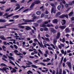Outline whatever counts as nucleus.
I'll return each mask as SVG.
<instances>
[{
	"label": "nucleus",
	"mask_w": 74,
	"mask_h": 74,
	"mask_svg": "<svg viewBox=\"0 0 74 74\" xmlns=\"http://www.w3.org/2000/svg\"><path fill=\"white\" fill-rule=\"evenodd\" d=\"M11 24H12V23H10L8 24H7L6 25H5V26H10V25H11Z\"/></svg>",
	"instance_id": "nucleus-50"
},
{
	"label": "nucleus",
	"mask_w": 74,
	"mask_h": 74,
	"mask_svg": "<svg viewBox=\"0 0 74 74\" xmlns=\"http://www.w3.org/2000/svg\"><path fill=\"white\" fill-rule=\"evenodd\" d=\"M49 13V12H48V11L46 10L45 11V14H48Z\"/></svg>",
	"instance_id": "nucleus-59"
},
{
	"label": "nucleus",
	"mask_w": 74,
	"mask_h": 74,
	"mask_svg": "<svg viewBox=\"0 0 74 74\" xmlns=\"http://www.w3.org/2000/svg\"><path fill=\"white\" fill-rule=\"evenodd\" d=\"M64 59V57H62V59L60 62V64H61L62 63V62H63V60Z\"/></svg>",
	"instance_id": "nucleus-34"
},
{
	"label": "nucleus",
	"mask_w": 74,
	"mask_h": 74,
	"mask_svg": "<svg viewBox=\"0 0 74 74\" xmlns=\"http://www.w3.org/2000/svg\"><path fill=\"white\" fill-rule=\"evenodd\" d=\"M41 11L39 10L36 12V14L38 15H39L41 14Z\"/></svg>",
	"instance_id": "nucleus-18"
},
{
	"label": "nucleus",
	"mask_w": 74,
	"mask_h": 74,
	"mask_svg": "<svg viewBox=\"0 0 74 74\" xmlns=\"http://www.w3.org/2000/svg\"><path fill=\"white\" fill-rule=\"evenodd\" d=\"M32 66L33 68H35L36 69H37V66H36L35 65H32Z\"/></svg>",
	"instance_id": "nucleus-30"
},
{
	"label": "nucleus",
	"mask_w": 74,
	"mask_h": 74,
	"mask_svg": "<svg viewBox=\"0 0 74 74\" xmlns=\"http://www.w3.org/2000/svg\"><path fill=\"white\" fill-rule=\"evenodd\" d=\"M6 22V21L5 19H0V23L3 22L5 23Z\"/></svg>",
	"instance_id": "nucleus-20"
},
{
	"label": "nucleus",
	"mask_w": 74,
	"mask_h": 74,
	"mask_svg": "<svg viewBox=\"0 0 74 74\" xmlns=\"http://www.w3.org/2000/svg\"><path fill=\"white\" fill-rule=\"evenodd\" d=\"M61 8V6L60 5H58V10H60Z\"/></svg>",
	"instance_id": "nucleus-42"
},
{
	"label": "nucleus",
	"mask_w": 74,
	"mask_h": 74,
	"mask_svg": "<svg viewBox=\"0 0 74 74\" xmlns=\"http://www.w3.org/2000/svg\"><path fill=\"white\" fill-rule=\"evenodd\" d=\"M59 27L60 29H64L66 27V26H60Z\"/></svg>",
	"instance_id": "nucleus-12"
},
{
	"label": "nucleus",
	"mask_w": 74,
	"mask_h": 74,
	"mask_svg": "<svg viewBox=\"0 0 74 74\" xmlns=\"http://www.w3.org/2000/svg\"><path fill=\"white\" fill-rule=\"evenodd\" d=\"M0 38L2 40H6V38H5V37L3 36L2 35V36H0Z\"/></svg>",
	"instance_id": "nucleus-9"
},
{
	"label": "nucleus",
	"mask_w": 74,
	"mask_h": 74,
	"mask_svg": "<svg viewBox=\"0 0 74 74\" xmlns=\"http://www.w3.org/2000/svg\"><path fill=\"white\" fill-rule=\"evenodd\" d=\"M53 23H58V19H55L53 20Z\"/></svg>",
	"instance_id": "nucleus-10"
},
{
	"label": "nucleus",
	"mask_w": 74,
	"mask_h": 74,
	"mask_svg": "<svg viewBox=\"0 0 74 74\" xmlns=\"http://www.w3.org/2000/svg\"><path fill=\"white\" fill-rule=\"evenodd\" d=\"M38 64H40L44 66H45V64L42 62H38Z\"/></svg>",
	"instance_id": "nucleus-23"
},
{
	"label": "nucleus",
	"mask_w": 74,
	"mask_h": 74,
	"mask_svg": "<svg viewBox=\"0 0 74 74\" xmlns=\"http://www.w3.org/2000/svg\"><path fill=\"white\" fill-rule=\"evenodd\" d=\"M34 5H35V4H34V2L32 3L30 6V8H33Z\"/></svg>",
	"instance_id": "nucleus-16"
},
{
	"label": "nucleus",
	"mask_w": 74,
	"mask_h": 74,
	"mask_svg": "<svg viewBox=\"0 0 74 74\" xmlns=\"http://www.w3.org/2000/svg\"><path fill=\"white\" fill-rule=\"evenodd\" d=\"M51 5L52 7H54L52 8L51 12V13H53V12L54 14H55L56 12V8L55 7V5L53 4H52Z\"/></svg>",
	"instance_id": "nucleus-1"
},
{
	"label": "nucleus",
	"mask_w": 74,
	"mask_h": 74,
	"mask_svg": "<svg viewBox=\"0 0 74 74\" xmlns=\"http://www.w3.org/2000/svg\"><path fill=\"white\" fill-rule=\"evenodd\" d=\"M25 22H35V21L33 20H27L26 21H25Z\"/></svg>",
	"instance_id": "nucleus-11"
},
{
	"label": "nucleus",
	"mask_w": 74,
	"mask_h": 74,
	"mask_svg": "<svg viewBox=\"0 0 74 74\" xmlns=\"http://www.w3.org/2000/svg\"><path fill=\"white\" fill-rule=\"evenodd\" d=\"M42 27H47V25H44V24H42Z\"/></svg>",
	"instance_id": "nucleus-38"
},
{
	"label": "nucleus",
	"mask_w": 74,
	"mask_h": 74,
	"mask_svg": "<svg viewBox=\"0 0 74 74\" xmlns=\"http://www.w3.org/2000/svg\"><path fill=\"white\" fill-rule=\"evenodd\" d=\"M62 70H60V71H59V74H62Z\"/></svg>",
	"instance_id": "nucleus-54"
},
{
	"label": "nucleus",
	"mask_w": 74,
	"mask_h": 74,
	"mask_svg": "<svg viewBox=\"0 0 74 74\" xmlns=\"http://www.w3.org/2000/svg\"><path fill=\"white\" fill-rule=\"evenodd\" d=\"M45 40L46 41H49V38H45Z\"/></svg>",
	"instance_id": "nucleus-51"
},
{
	"label": "nucleus",
	"mask_w": 74,
	"mask_h": 74,
	"mask_svg": "<svg viewBox=\"0 0 74 74\" xmlns=\"http://www.w3.org/2000/svg\"><path fill=\"white\" fill-rule=\"evenodd\" d=\"M14 47L16 49H18V47H17V46L16 45H14Z\"/></svg>",
	"instance_id": "nucleus-49"
},
{
	"label": "nucleus",
	"mask_w": 74,
	"mask_h": 74,
	"mask_svg": "<svg viewBox=\"0 0 74 74\" xmlns=\"http://www.w3.org/2000/svg\"><path fill=\"white\" fill-rule=\"evenodd\" d=\"M3 44H4V45H10V43L8 42L7 43V42L6 41H4L3 42Z\"/></svg>",
	"instance_id": "nucleus-25"
},
{
	"label": "nucleus",
	"mask_w": 74,
	"mask_h": 74,
	"mask_svg": "<svg viewBox=\"0 0 74 74\" xmlns=\"http://www.w3.org/2000/svg\"><path fill=\"white\" fill-rule=\"evenodd\" d=\"M11 9V8H9V9H6V12H8V11H10V10Z\"/></svg>",
	"instance_id": "nucleus-41"
},
{
	"label": "nucleus",
	"mask_w": 74,
	"mask_h": 74,
	"mask_svg": "<svg viewBox=\"0 0 74 74\" xmlns=\"http://www.w3.org/2000/svg\"><path fill=\"white\" fill-rule=\"evenodd\" d=\"M29 10V9H25V10H24L23 11V12H26V11H28Z\"/></svg>",
	"instance_id": "nucleus-40"
},
{
	"label": "nucleus",
	"mask_w": 74,
	"mask_h": 74,
	"mask_svg": "<svg viewBox=\"0 0 74 74\" xmlns=\"http://www.w3.org/2000/svg\"><path fill=\"white\" fill-rule=\"evenodd\" d=\"M43 62H49V61L48 60H43Z\"/></svg>",
	"instance_id": "nucleus-57"
},
{
	"label": "nucleus",
	"mask_w": 74,
	"mask_h": 74,
	"mask_svg": "<svg viewBox=\"0 0 74 74\" xmlns=\"http://www.w3.org/2000/svg\"><path fill=\"white\" fill-rule=\"evenodd\" d=\"M62 3H63V4H66V1H65L64 0H62Z\"/></svg>",
	"instance_id": "nucleus-48"
},
{
	"label": "nucleus",
	"mask_w": 74,
	"mask_h": 74,
	"mask_svg": "<svg viewBox=\"0 0 74 74\" xmlns=\"http://www.w3.org/2000/svg\"><path fill=\"white\" fill-rule=\"evenodd\" d=\"M42 22V21H41V20H39L38 21V23H41V22Z\"/></svg>",
	"instance_id": "nucleus-56"
},
{
	"label": "nucleus",
	"mask_w": 74,
	"mask_h": 74,
	"mask_svg": "<svg viewBox=\"0 0 74 74\" xmlns=\"http://www.w3.org/2000/svg\"><path fill=\"white\" fill-rule=\"evenodd\" d=\"M57 54H55V59H57Z\"/></svg>",
	"instance_id": "nucleus-61"
},
{
	"label": "nucleus",
	"mask_w": 74,
	"mask_h": 74,
	"mask_svg": "<svg viewBox=\"0 0 74 74\" xmlns=\"http://www.w3.org/2000/svg\"><path fill=\"white\" fill-rule=\"evenodd\" d=\"M48 48L49 49H50L51 50V51H53V49L52 47H49Z\"/></svg>",
	"instance_id": "nucleus-46"
},
{
	"label": "nucleus",
	"mask_w": 74,
	"mask_h": 74,
	"mask_svg": "<svg viewBox=\"0 0 74 74\" xmlns=\"http://www.w3.org/2000/svg\"><path fill=\"white\" fill-rule=\"evenodd\" d=\"M38 44L40 46V47H41L42 48V45H41V43H40V42H38Z\"/></svg>",
	"instance_id": "nucleus-52"
},
{
	"label": "nucleus",
	"mask_w": 74,
	"mask_h": 74,
	"mask_svg": "<svg viewBox=\"0 0 74 74\" xmlns=\"http://www.w3.org/2000/svg\"><path fill=\"white\" fill-rule=\"evenodd\" d=\"M73 14L74 13H73V12L72 11L71 12L69 13V16H71L72 15H73Z\"/></svg>",
	"instance_id": "nucleus-32"
},
{
	"label": "nucleus",
	"mask_w": 74,
	"mask_h": 74,
	"mask_svg": "<svg viewBox=\"0 0 74 74\" xmlns=\"http://www.w3.org/2000/svg\"><path fill=\"white\" fill-rule=\"evenodd\" d=\"M31 73V74H33V72H32L30 70L28 71L27 72V74H30V73Z\"/></svg>",
	"instance_id": "nucleus-27"
},
{
	"label": "nucleus",
	"mask_w": 74,
	"mask_h": 74,
	"mask_svg": "<svg viewBox=\"0 0 74 74\" xmlns=\"http://www.w3.org/2000/svg\"><path fill=\"white\" fill-rule=\"evenodd\" d=\"M36 18H37V16H35L33 18V20H34V19H36Z\"/></svg>",
	"instance_id": "nucleus-63"
},
{
	"label": "nucleus",
	"mask_w": 74,
	"mask_h": 74,
	"mask_svg": "<svg viewBox=\"0 0 74 74\" xmlns=\"http://www.w3.org/2000/svg\"><path fill=\"white\" fill-rule=\"evenodd\" d=\"M40 31H41V32H43V31H44V28H41L40 29Z\"/></svg>",
	"instance_id": "nucleus-60"
},
{
	"label": "nucleus",
	"mask_w": 74,
	"mask_h": 74,
	"mask_svg": "<svg viewBox=\"0 0 74 74\" xmlns=\"http://www.w3.org/2000/svg\"><path fill=\"white\" fill-rule=\"evenodd\" d=\"M47 27H53V25L52 24H51V25H50L49 24H48L46 25Z\"/></svg>",
	"instance_id": "nucleus-22"
},
{
	"label": "nucleus",
	"mask_w": 74,
	"mask_h": 74,
	"mask_svg": "<svg viewBox=\"0 0 74 74\" xmlns=\"http://www.w3.org/2000/svg\"><path fill=\"white\" fill-rule=\"evenodd\" d=\"M1 65L2 66H4L5 67H7V65L5 64H4L3 63H2L1 64Z\"/></svg>",
	"instance_id": "nucleus-36"
},
{
	"label": "nucleus",
	"mask_w": 74,
	"mask_h": 74,
	"mask_svg": "<svg viewBox=\"0 0 74 74\" xmlns=\"http://www.w3.org/2000/svg\"><path fill=\"white\" fill-rule=\"evenodd\" d=\"M62 25H64L66 24V20H62Z\"/></svg>",
	"instance_id": "nucleus-19"
},
{
	"label": "nucleus",
	"mask_w": 74,
	"mask_h": 74,
	"mask_svg": "<svg viewBox=\"0 0 74 74\" xmlns=\"http://www.w3.org/2000/svg\"><path fill=\"white\" fill-rule=\"evenodd\" d=\"M14 15V13L11 14H9L8 15V13H6L4 15L5 16H7L5 18H6V19H8V18L9 17H11V16H12L13 15Z\"/></svg>",
	"instance_id": "nucleus-2"
},
{
	"label": "nucleus",
	"mask_w": 74,
	"mask_h": 74,
	"mask_svg": "<svg viewBox=\"0 0 74 74\" xmlns=\"http://www.w3.org/2000/svg\"><path fill=\"white\" fill-rule=\"evenodd\" d=\"M13 71H11V73H16V69H15L13 68L12 69Z\"/></svg>",
	"instance_id": "nucleus-14"
},
{
	"label": "nucleus",
	"mask_w": 74,
	"mask_h": 74,
	"mask_svg": "<svg viewBox=\"0 0 74 74\" xmlns=\"http://www.w3.org/2000/svg\"><path fill=\"white\" fill-rule=\"evenodd\" d=\"M62 42H65V38H63L62 39Z\"/></svg>",
	"instance_id": "nucleus-53"
},
{
	"label": "nucleus",
	"mask_w": 74,
	"mask_h": 74,
	"mask_svg": "<svg viewBox=\"0 0 74 74\" xmlns=\"http://www.w3.org/2000/svg\"><path fill=\"white\" fill-rule=\"evenodd\" d=\"M8 57L9 58V59H11V60H15L14 58L12 57V56H8Z\"/></svg>",
	"instance_id": "nucleus-21"
},
{
	"label": "nucleus",
	"mask_w": 74,
	"mask_h": 74,
	"mask_svg": "<svg viewBox=\"0 0 74 74\" xmlns=\"http://www.w3.org/2000/svg\"><path fill=\"white\" fill-rule=\"evenodd\" d=\"M21 8V6H18L17 7H16L15 9L14 10L15 11H16V10H19V8Z\"/></svg>",
	"instance_id": "nucleus-26"
},
{
	"label": "nucleus",
	"mask_w": 74,
	"mask_h": 74,
	"mask_svg": "<svg viewBox=\"0 0 74 74\" xmlns=\"http://www.w3.org/2000/svg\"><path fill=\"white\" fill-rule=\"evenodd\" d=\"M50 31L51 32L53 33H56V30L54 29L53 28H49Z\"/></svg>",
	"instance_id": "nucleus-4"
},
{
	"label": "nucleus",
	"mask_w": 74,
	"mask_h": 74,
	"mask_svg": "<svg viewBox=\"0 0 74 74\" xmlns=\"http://www.w3.org/2000/svg\"><path fill=\"white\" fill-rule=\"evenodd\" d=\"M3 15V13L0 11V16Z\"/></svg>",
	"instance_id": "nucleus-62"
},
{
	"label": "nucleus",
	"mask_w": 74,
	"mask_h": 74,
	"mask_svg": "<svg viewBox=\"0 0 74 74\" xmlns=\"http://www.w3.org/2000/svg\"><path fill=\"white\" fill-rule=\"evenodd\" d=\"M67 64H68V67H69L70 69H71V70L72 68L71 66V62H69Z\"/></svg>",
	"instance_id": "nucleus-7"
},
{
	"label": "nucleus",
	"mask_w": 74,
	"mask_h": 74,
	"mask_svg": "<svg viewBox=\"0 0 74 74\" xmlns=\"http://www.w3.org/2000/svg\"><path fill=\"white\" fill-rule=\"evenodd\" d=\"M9 63H11V64H13V65H14V66H15V64H14V63H13V62H12L10 61V62H9Z\"/></svg>",
	"instance_id": "nucleus-39"
},
{
	"label": "nucleus",
	"mask_w": 74,
	"mask_h": 74,
	"mask_svg": "<svg viewBox=\"0 0 74 74\" xmlns=\"http://www.w3.org/2000/svg\"><path fill=\"white\" fill-rule=\"evenodd\" d=\"M7 70H9V68L6 67H4L3 69L0 68V70L2 71L3 72H4V71H7Z\"/></svg>",
	"instance_id": "nucleus-5"
},
{
	"label": "nucleus",
	"mask_w": 74,
	"mask_h": 74,
	"mask_svg": "<svg viewBox=\"0 0 74 74\" xmlns=\"http://www.w3.org/2000/svg\"><path fill=\"white\" fill-rule=\"evenodd\" d=\"M71 20H72V21H74V17H73L71 18Z\"/></svg>",
	"instance_id": "nucleus-64"
},
{
	"label": "nucleus",
	"mask_w": 74,
	"mask_h": 74,
	"mask_svg": "<svg viewBox=\"0 0 74 74\" xmlns=\"http://www.w3.org/2000/svg\"><path fill=\"white\" fill-rule=\"evenodd\" d=\"M6 3V1H1L0 2V3L1 4H5V3Z\"/></svg>",
	"instance_id": "nucleus-37"
},
{
	"label": "nucleus",
	"mask_w": 74,
	"mask_h": 74,
	"mask_svg": "<svg viewBox=\"0 0 74 74\" xmlns=\"http://www.w3.org/2000/svg\"><path fill=\"white\" fill-rule=\"evenodd\" d=\"M2 48L4 51H6V50L5 49H6V47H5L4 46H2Z\"/></svg>",
	"instance_id": "nucleus-29"
},
{
	"label": "nucleus",
	"mask_w": 74,
	"mask_h": 74,
	"mask_svg": "<svg viewBox=\"0 0 74 74\" xmlns=\"http://www.w3.org/2000/svg\"><path fill=\"white\" fill-rule=\"evenodd\" d=\"M44 31H48V28L45 27V28H44Z\"/></svg>",
	"instance_id": "nucleus-35"
},
{
	"label": "nucleus",
	"mask_w": 74,
	"mask_h": 74,
	"mask_svg": "<svg viewBox=\"0 0 74 74\" xmlns=\"http://www.w3.org/2000/svg\"><path fill=\"white\" fill-rule=\"evenodd\" d=\"M19 27L21 29H23V28L25 27H24V26H19Z\"/></svg>",
	"instance_id": "nucleus-45"
},
{
	"label": "nucleus",
	"mask_w": 74,
	"mask_h": 74,
	"mask_svg": "<svg viewBox=\"0 0 74 74\" xmlns=\"http://www.w3.org/2000/svg\"><path fill=\"white\" fill-rule=\"evenodd\" d=\"M10 2H11V3H17V1H16L15 0H11Z\"/></svg>",
	"instance_id": "nucleus-33"
},
{
	"label": "nucleus",
	"mask_w": 74,
	"mask_h": 74,
	"mask_svg": "<svg viewBox=\"0 0 74 74\" xmlns=\"http://www.w3.org/2000/svg\"><path fill=\"white\" fill-rule=\"evenodd\" d=\"M43 23L45 25H46V24H48V22L47 21H46L45 22H44Z\"/></svg>",
	"instance_id": "nucleus-47"
},
{
	"label": "nucleus",
	"mask_w": 74,
	"mask_h": 74,
	"mask_svg": "<svg viewBox=\"0 0 74 74\" xmlns=\"http://www.w3.org/2000/svg\"><path fill=\"white\" fill-rule=\"evenodd\" d=\"M9 22H14V20L13 19H11V20H10L9 21Z\"/></svg>",
	"instance_id": "nucleus-55"
},
{
	"label": "nucleus",
	"mask_w": 74,
	"mask_h": 74,
	"mask_svg": "<svg viewBox=\"0 0 74 74\" xmlns=\"http://www.w3.org/2000/svg\"><path fill=\"white\" fill-rule=\"evenodd\" d=\"M65 17H66V18H69L68 15L62 14V15L59 16V18H65Z\"/></svg>",
	"instance_id": "nucleus-3"
},
{
	"label": "nucleus",
	"mask_w": 74,
	"mask_h": 74,
	"mask_svg": "<svg viewBox=\"0 0 74 74\" xmlns=\"http://www.w3.org/2000/svg\"><path fill=\"white\" fill-rule=\"evenodd\" d=\"M51 46L52 47H53V48H54V49H56V48H55V46H54V45H53L51 44Z\"/></svg>",
	"instance_id": "nucleus-44"
},
{
	"label": "nucleus",
	"mask_w": 74,
	"mask_h": 74,
	"mask_svg": "<svg viewBox=\"0 0 74 74\" xmlns=\"http://www.w3.org/2000/svg\"><path fill=\"white\" fill-rule=\"evenodd\" d=\"M53 42L54 45H55L56 43V42H57V40L55 39H54L53 40Z\"/></svg>",
	"instance_id": "nucleus-28"
},
{
	"label": "nucleus",
	"mask_w": 74,
	"mask_h": 74,
	"mask_svg": "<svg viewBox=\"0 0 74 74\" xmlns=\"http://www.w3.org/2000/svg\"><path fill=\"white\" fill-rule=\"evenodd\" d=\"M65 31L66 33H69L70 32V30L68 28H66L65 29Z\"/></svg>",
	"instance_id": "nucleus-24"
},
{
	"label": "nucleus",
	"mask_w": 74,
	"mask_h": 74,
	"mask_svg": "<svg viewBox=\"0 0 74 74\" xmlns=\"http://www.w3.org/2000/svg\"><path fill=\"white\" fill-rule=\"evenodd\" d=\"M60 33H58L57 34V35L56 36L57 38H59V37H60Z\"/></svg>",
	"instance_id": "nucleus-15"
},
{
	"label": "nucleus",
	"mask_w": 74,
	"mask_h": 74,
	"mask_svg": "<svg viewBox=\"0 0 74 74\" xmlns=\"http://www.w3.org/2000/svg\"><path fill=\"white\" fill-rule=\"evenodd\" d=\"M64 62L65 63L66 62V61H67V60L66 59V58H64L63 60Z\"/></svg>",
	"instance_id": "nucleus-58"
},
{
	"label": "nucleus",
	"mask_w": 74,
	"mask_h": 74,
	"mask_svg": "<svg viewBox=\"0 0 74 74\" xmlns=\"http://www.w3.org/2000/svg\"><path fill=\"white\" fill-rule=\"evenodd\" d=\"M40 3H41V2L38 0L35 1L34 2V3L35 4H39Z\"/></svg>",
	"instance_id": "nucleus-8"
},
{
	"label": "nucleus",
	"mask_w": 74,
	"mask_h": 74,
	"mask_svg": "<svg viewBox=\"0 0 74 74\" xmlns=\"http://www.w3.org/2000/svg\"><path fill=\"white\" fill-rule=\"evenodd\" d=\"M25 30H30L31 29V28L29 26H26L25 27Z\"/></svg>",
	"instance_id": "nucleus-13"
},
{
	"label": "nucleus",
	"mask_w": 74,
	"mask_h": 74,
	"mask_svg": "<svg viewBox=\"0 0 74 74\" xmlns=\"http://www.w3.org/2000/svg\"><path fill=\"white\" fill-rule=\"evenodd\" d=\"M14 53L16 54V55H22L23 56V54L20 53H18V51L17 50H15L14 51Z\"/></svg>",
	"instance_id": "nucleus-6"
},
{
	"label": "nucleus",
	"mask_w": 74,
	"mask_h": 74,
	"mask_svg": "<svg viewBox=\"0 0 74 74\" xmlns=\"http://www.w3.org/2000/svg\"><path fill=\"white\" fill-rule=\"evenodd\" d=\"M60 15V12H58L56 15V17H58V16L59 15Z\"/></svg>",
	"instance_id": "nucleus-31"
},
{
	"label": "nucleus",
	"mask_w": 74,
	"mask_h": 74,
	"mask_svg": "<svg viewBox=\"0 0 74 74\" xmlns=\"http://www.w3.org/2000/svg\"><path fill=\"white\" fill-rule=\"evenodd\" d=\"M26 24H27V23H23L20 24V25H26Z\"/></svg>",
	"instance_id": "nucleus-43"
},
{
	"label": "nucleus",
	"mask_w": 74,
	"mask_h": 74,
	"mask_svg": "<svg viewBox=\"0 0 74 74\" xmlns=\"http://www.w3.org/2000/svg\"><path fill=\"white\" fill-rule=\"evenodd\" d=\"M27 62L29 64L26 63V64L27 65H30V64H32L33 63L32 62H30L29 61H27Z\"/></svg>",
	"instance_id": "nucleus-17"
}]
</instances>
